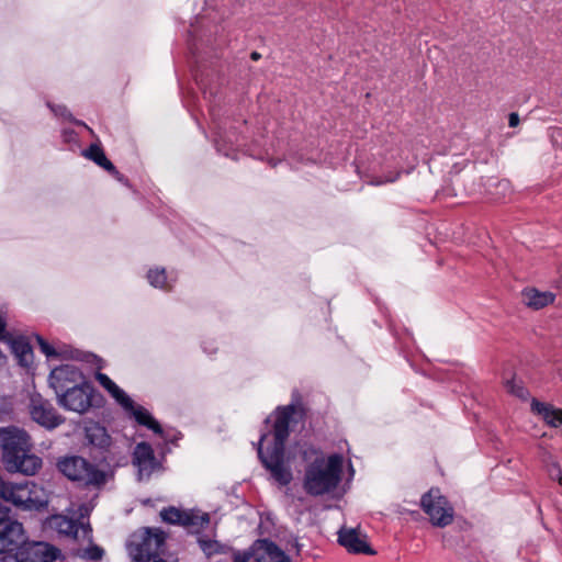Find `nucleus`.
<instances>
[{
  "label": "nucleus",
  "instance_id": "6",
  "mask_svg": "<svg viewBox=\"0 0 562 562\" xmlns=\"http://www.w3.org/2000/svg\"><path fill=\"white\" fill-rule=\"evenodd\" d=\"M166 535L155 528H144L133 535L130 541V553L136 561H150L162 552Z\"/></svg>",
  "mask_w": 562,
  "mask_h": 562
},
{
  "label": "nucleus",
  "instance_id": "16",
  "mask_svg": "<svg viewBox=\"0 0 562 562\" xmlns=\"http://www.w3.org/2000/svg\"><path fill=\"white\" fill-rule=\"evenodd\" d=\"M338 541L351 553H363L369 555L375 553L368 543L366 535H362L356 528H341L338 532Z\"/></svg>",
  "mask_w": 562,
  "mask_h": 562
},
{
  "label": "nucleus",
  "instance_id": "15",
  "mask_svg": "<svg viewBox=\"0 0 562 562\" xmlns=\"http://www.w3.org/2000/svg\"><path fill=\"white\" fill-rule=\"evenodd\" d=\"M133 464L138 470V480L142 481L151 475L158 463L149 443L139 442L136 445L133 452Z\"/></svg>",
  "mask_w": 562,
  "mask_h": 562
},
{
  "label": "nucleus",
  "instance_id": "18",
  "mask_svg": "<svg viewBox=\"0 0 562 562\" xmlns=\"http://www.w3.org/2000/svg\"><path fill=\"white\" fill-rule=\"evenodd\" d=\"M524 303L532 308L540 310L550 304L555 300V294L550 291H539L535 288L525 289L521 293Z\"/></svg>",
  "mask_w": 562,
  "mask_h": 562
},
{
  "label": "nucleus",
  "instance_id": "25",
  "mask_svg": "<svg viewBox=\"0 0 562 562\" xmlns=\"http://www.w3.org/2000/svg\"><path fill=\"white\" fill-rule=\"evenodd\" d=\"M147 279L149 283L159 289H169L165 269H151L148 271Z\"/></svg>",
  "mask_w": 562,
  "mask_h": 562
},
{
  "label": "nucleus",
  "instance_id": "29",
  "mask_svg": "<svg viewBox=\"0 0 562 562\" xmlns=\"http://www.w3.org/2000/svg\"><path fill=\"white\" fill-rule=\"evenodd\" d=\"M251 559L255 560V543L248 550L234 554V562H249Z\"/></svg>",
  "mask_w": 562,
  "mask_h": 562
},
{
  "label": "nucleus",
  "instance_id": "19",
  "mask_svg": "<svg viewBox=\"0 0 562 562\" xmlns=\"http://www.w3.org/2000/svg\"><path fill=\"white\" fill-rule=\"evenodd\" d=\"M532 412L540 415L542 419L552 427L562 425V409L536 400L531 403Z\"/></svg>",
  "mask_w": 562,
  "mask_h": 562
},
{
  "label": "nucleus",
  "instance_id": "13",
  "mask_svg": "<svg viewBox=\"0 0 562 562\" xmlns=\"http://www.w3.org/2000/svg\"><path fill=\"white\" fill-rule=\"evenodd\" d=\"M85 381L81 371L71 364H64L52 370L48 382L55 393L65 392Z\"/></svg>",
  "mask_w": 562,
  "mask_h": 562
},
{
  "label": "nucleus",
  "instance_id": "10",
  "mask_svg": "<svg viewBox=\"0 0 562 562\" xmlns=\"http://www.w3.org/2000/svg\"><path fill=\"white\" fill-rule=\"evenodd\" d=\"M91 385L83 381L77 386L65 392L57 393L58 404L67 411L79 414L86 413L91 407Z\"/></svg>",
  "mask_w": 562,
  "mask_h": 562
},
{
  "label": "nucleus",
  "instance_id": "36",
  "mask_svg": "<svg viewBox=\"0 0 562 562\" xmlns=\"http://www.w3.org/2000/svg\"><path fill=\"white\" fill-rule=\"evenodd\" d=\"M259 57H260V55L258 53H256V52H254L251 54V58L255 59V60H257Z\"/></svg>",
  "mask_w": 562,
  "mask_h": 562
},
{
  "label": "nucleus",
  "instance_id": "34",
  "mask_svg": "<svg viewBox=\"0 0 562 562\" xmlns=\"http://www.w3.org/2000/svg\"><path fill=\"white\" fill-rule=\"evenodd\" d=\"M398 176H400V172H397V173H396V176H395V177H393V178H386V179H385V180H383V181H376V182H374V183H375V184H382V183H385V182H394V181L398 178Z\"/></svg>",
  "mask_w": 562,
  "mask_h": 562
},
{
  "label": "nucleus",
  "instance_id": "2",
  "mask_svg": "<svg viewBox=\"0 0 562 562\" xmlns=\"http://www.w3.org/2000/svg\"><path fill=\"white\" fill-rule=\"evenodd\" d=\"M295 413L294 405L279 407L276 412V420L273 425L274 442L270 452L267 454L262 450V441L266 439L267 434L261 435L257 448L258 456L270 471L272 477L281 485H288L292 481V472L284 464V443L289 437V425Z\"/></svg>",
  "mask_w": 562,
  "mask_h": 562
},
{
  "label": "nucleus",
  "instance_id": "3",
  "mask_svg": "<svg viewBox=\"0 0 562 562\" xmlns=\"http://www.w3.org/2000/svg\"><path fill=\"white\" fill-rule=\"evenodd\" d=\"M344 458L334 453L316 458L305 470L303 486L307 494L321 496L334 491L341 480Z\"/></svg>",
  "mask_w": 562,
  "mask_h": 562
},
{
  "label": "nucleus",
  "instance_id": "30",
  "mask_svg": "<svg viewBox=\"0 0 562 562\" xmlns=\"http://www.w3.org/2000/svg\"><path fill=\"white\" fill-rule=\"evenodd\" d=\"M508 124L510 127H516L519 124V115L517 113H510Z\"/></svg>",
  "mask_w": 562,
  "mask_h": 562
},
{
  "label": "nucleus",
  "instance_id": "27",
  "mask_svg": "<svg viewBox=\"0 0 562 562\" xmlns=\"http://www.w3.org/2000/svg\"><path fill=\"white\" fill-rule=\"evenodd\" d=\"M35 339L40 346L41 351L48 358L58 357L60 353L50 346L42 336L36 335Z\"/></svg>",
  "mask_w": 562,
  "mask_h": 562
},
{
  "label": "nucleus",
  "instance_id": "12",
  "mask_svg": "<svg viewBox=\"0 0 562 562\" xmlns=\"http://www.w3.org/2000/svg\"><path fill=\"white\" fill-rule=\"evenodd\" d=\"M57 553L58 550L46 542L24 541L16 552V562H53Z\"/></svg>",
  "mask_w": 562,
  "mask_h": 562
},
{
  "label": "nucleus",
  "instance_id": "20",
  "mask_svg": "<svg viewBox=\"0 0 562 562\" xmlns=\"http://www.w3.org/2000/svg\"><path fill=\"white\" fill-rule=\"evenodd\" d=\"M99 384L104 387L122 407H132V398L120 389L106 374L97 373Z\"/></svg>",
  "mask_w": 562,
  "mask_h": 562
},
{
  "label": "nucleus",
  "instance_id": "14",
  "mask_svg": "<svg viewBox=\"0 0 562 562\" xmlns=\"http://www.w3.org/2000/svg\"><path fill=\"white\" fill-rule=\"evenodd\" d=\"M162 521L171 525H179L183 527H198L203 528L210 522L207 514L199 515L193 510H182L177 507L170 506L160 512Z\"/></svg>",
  "mask_w": 562,
  "mask_h": 562
},
{
  "label": "nucleus",
  "instance_id": "32",
  "mask_svg": "<svg viewBox=\"0 0 562 562\" xmlns=\"http://www.w3.org/2000/svg\"><path fill=\"white\" fill-rule=\"evenodd\" d=\"M5 323L0 316V340L4 339Z\"/></svg>",
  "mask_w": 562,
  "mask_h": 562
},
{
  "label": "nucleus",
  "instance_id": "22",
  "mask_svg": "<svg viewBox=\"0 0 562 562\" xmlns=\"http://www.w3.org/2000/svg\"><path fill=\"white\" fill-rule=\"evenodd\" d=\"M11 350L22 367H29L33 362V350L23 338L11 340Z\"/></svg>",
  "mask_w": 562,
  "mask_h": 562
},
{
  "label": "nucleus",
  "instance_id": "17",
  "mask_svg": "<svg viewBox=\"0 0 562 562\" xmlns=\"http://www.w3.org/2000/svg\"><path fill=\"white\" fill-rule=\"evenodd\" d=\"M256 562H290V558L276 543L267 539L255 541Z\"/></svg>",
  "mask_w": 562,
  "mask_h": 562
},
{
  "label": "nucleus",
  "instance_id": "37",
  "mask_svg": "<svg viewBox=\"0 0 562 562\" xmlns=\"http://www.w3.org/2000/svg\"><path fill=\"white\" fill-rule=\"evenodd\" d=\"M151 560H153V562H166L165 560H162V559H160V558H158V559H157V558H155V559H151Z\"/></svg>",
  "mask_w": 562,
  "mask_h": 562
},
{
  "label": "nucleus",
  "instance_id": "4",
  "mask_svg": "<svg viewBox=\"0 0 562 562\" xmlns=\"http://www.w3.org/2000/svg\"><path fill=\"white\" fill-rule=\"evenodd\" d=\"M0 497L16 507L29 510H38L47 506L48 499L45 491L33 482L5 483Z\"/></svg>",
  "mask_w": 562,
  "mask_h": 562
},
{
  "label": "nucleus",
  "instance_id": "8",
  "mask_svg": "<svg viewBox=\"0 0 562 562\" xmlns=\"http://www.w3.org/2000/svg\"><path fill=\"white\" fill-rule=\"evenodd\" d=\"M9 508L0 506V553L18 549L25 540L21 522L9 515Z\"/></svg>",
  "mask_w": 562,
  "mask_h": 562
},
{
  "label": "nucleus",
  "instance_id": "24",
  "mask_svg": "<svg viewBox=\"0 0 562 562\" xmlns=\"http://www.w3.org/2000/svg\"><path fill=\"white\" fill-rule=\"evenodd\" d=\"M546 471L551 480H557L562 485V469L559 462L551 456L543 459Z\"/></svg>",
  "mask_w": 562,
  "mask_h": 562
},
{
  "label": "nucleus",
  "instance_id": "9",
  "mask_svg": "<svg viewBox=\"0 0 562 562\" xmlns=\"http://www.w3.org/2000/svg\"><path fill=\"white\" fill-rule=\"evenodd\" d=\"M29 412L33 422L48 430L65 423V418L58 414L52 403L38 393L31 395Z\"/></svg>",
  "mask_w": 562,
  "mask_h": 562
},
{
  "label": "nucleus",
  "instance_id": "31",
  "mask_svg": "<svg viewBox=\"0 0 562 562\" xmlns=\"http://www.w3.org/2000/svg\"><path fill=\"white\" fill-rule=\"evenodd\" d=\"M52 110L56 115L66 116L67 110L65 106L58 105L57 108H52Z\"/></svg>",
  "mask_w": 562,
  "mask_h": 562
},
{
  "label": "nucleus",
  "instance_id": "23",
  "mask_svg": "<svg viewBox=\"0 0 562 562\" xmlns=\"http://www.w3.org/2000/svg\"><path fill=\"white\" fill-rule=\"evenodd\" d=\"M85 156L91 160H93L98 166L108 170L114 176H119V171L114 167V165L105 157L102 148L95 144H92L86 151Z\"/></svg>",
  "mask_w": 562,
  "mask_h": 562
},
{
  "label": "nucleus",
  "instance_id": "26",
  "mask_svg": "<svg viewBox=\"0 0 562 562\" xmlns=\"http://www.w3.org/2000/svg\"><path fill=\"white\" fill-rule=\"evenodd\" d=\"M505 387H506L507 392H509L510 394H513L519 398L525 400L528 396L527 389L524 386V384L520 381H516L515 379L507 380L505 382Z\"/></svg>",
  "mask_w": 562,
  "mask_h": 562
},
{
  "label": "nucleus",
  "instance_id": "21",
  "mask_svg": "<svg viewBox=\"0 0 562 562\" xmlns=\"http://www.w3.org/2000/svg\"><path fill=\"white\" fill-rule=\"evenodd\" d=\"M123 408L128 412L139 425L151 429L156 434H162V429L158 422L155 420L150 413L143 406L135 405L132 401V407Z\"/></svg>",
  "mask_w": 562,
  "mask_h": 562
},
{
  "label": "nucleus",
  "instance_id": "28",
  "mask_svg": "<svg viewBox=\"0 0 562 562\" xmlns=\"http://www.w3.org/2000/svg\"><path fill=\"white\" fill-rule=\"evenodd\" d=\"M103 550L99 548L98 546H91L87 548L83 553L82 558L90 560V561H98L102 558Z\"/></svg>",
  "mask_w": 562,
  "mask_h": 562
},
{
  "label": "nucleus",
  "instance_id": "33",
  "mask_svg": "<svg viewBox=\"0 0 562 562\" xmlns=\"http://www.w3.org/2000/svg\"><path fill=\"white\" fill-rule=\"evenodd\" d=\"M562 135V128H553L552 131V138L554 142H557V138Z\"/></svg>",
  "mask_w": 562,
  "mask_h": 562
},
{
  "label": "nucleus",
  "instance_id": "5",
  "mask_svg": "<svg viewBox=\"0 0 562 562\" xmlns=\"http://www.w3.org/2000/svg\"><path fill=\"white\" fill-rule=\"evenodd\" d=\"M59 471L69 480L83 485L100 487L106 482V474L81 457H67L58 461Z\"/></svg>",
  "mask_w": 562,
  "mask_h": 562
},
{
  "label": "nucleus",
  "instance_id": "1",
  "mask_svg": "<svg viewBox=\"0 0 562 562\" xmlns=\"http://www.w3.org/2000/svg\"><path fill=\"white\" fill-rule=\"evenodd\" d=\"M0 449L2 461L10 472L34 475L42 468V459L31 453V437L24 429L0 427Z\"/></svg>",
  "mask_w": 562,
  "mask_h": 562
},
{
  "label": "nucleus",
  "instance_id": "38",
  "mask_svg": "<svg viewBox=\"0 0 562 562\" xmlns=\"http://www.w3.org/2000/svg\"><path fill=\"white\" fill-rule=\"evenodd\" d=\"M295 549H296V552H300V544L297 542H295Z\"/></svg>",
  "mask_w": 562,
  "mask_h": 562
},
{
  "label": "nucleus",
  "instance_id": "7",
  "mask_svg": "<svg viewBox=\"0 0 562 562\" xmlns=\"http://www.w3.org/2000/svg\"><path fill=\"white\" fill-rule=\"evenodd\" d=\"M420 506L436 527L443 528L453 520V507L441 495L439 490L431 488L428 493L424 494L420 499Z\"/></svg>",
  "mask_w": 562,
  "mask_h": 562
},
{
  "label": "nucleus",
  "instance_id": "35",
  "mask_svg": "<svg viewBox=\"0 0 562 562\" xmlns=\"http://www.w3.org/2000/svg\"><path fill=\"white\" fill-rule=\"evenodd\" d=\"M201 546H202L203 551H204V552H206V553L209 554V553H210V546H209V544H206V542H202V544H201Z\"/></svg>",
  "mask_w": 562,
  "mask_h": 562
},
{
  "label": "nucleus",
  "instance_id": "11",
  "mask_svg": "<svg viewBox=\"0 0 562 562\" xmlns=\"http://www.w3.org/2000/svg\"><path fill=\"white\" fill-rule=\"evenodd\" d=\"M46 526L67 538L91 542L90 525L83 521L78 522L64 515H53L46 520Z\"/></svg>",
  "mask_w": 562,
  "mask_h": 562
}]
</instances>
